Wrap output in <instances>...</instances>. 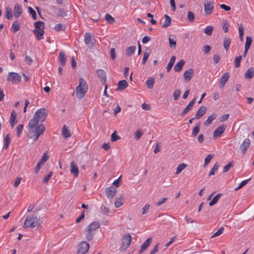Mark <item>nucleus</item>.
Listing matches in <instances>:
<instances>
[{
  "instance_id": "2eb2a0df",
  "label": "nucleus",
  "mask_w": 254,
  "mask_h": 254,
  "mask_svg": "<svg viewBox=\"0 0 254 254\" xmlns=\"http://www.w3.org/2000/svg\"><path fill=\"white\" fill-rule=\"evenodd\" d=\"M97 73L100 81L103 84H105L106 81V73L105 71L102 69H99L97 70Z\"/></svg>"
},
{
  "instance_id": "7ed1b4c3",
  "label": "nucleus",
  "mask_w": 254,
  "mask_h": 254,
  "mask_svg": "<svg viewBox=\"0 0 254 254\" xmlns=\"http://www.w3.org/2000/svg\"><path fill=\"white\" fill-rule=\"evenodd\" d=\"M47 116V112L45 108L38 109L35 113L33 118L30 121H34L38 124H42Z\"/></svg>"
},
{
  "instance_id": "338daca9",
  "label": "nucleus",
  "mask_w": 254,
  "mask_h": 254,
  "mask_svg": "<svg viewBox=\"0 0 254 254\" xmlns=\"http://www.w3.org/2000/svg\"><path fill=\"white\" fill-rule=\"evenodd\" d=\"M188 18L190 21H193L194 19V14L191 11H189Z\"/></svg>"
},
{
  "instance_id": "0eeeda50",
  "label": "nucleus",
  "mask_w": 254,
  "mask_h": 254,
  "mask_svg": "<svg viewBox=\"0 0 254 254\" xmlns=\"http://www.w3.org/2000/svg\"><path fill=\"white\" fill-rule=\"evenodd\" d=\"M131 237L129 234L125 235L122 239L121 251H126L130 246Z\"/></svg>"
},
{
  "instance_id": "c85d7f7f",
  "label": "nucleus",
  "mask_w": 254,
  "mask_h": 254,
  "mask_svg": "<svg viewBox=\"0 0 254 254\" xmlns=\"http://www.w3.org/2000/svg\"><path fill=\"white\" fill-rule=\"evenodd\" d=\"M171 23V17L167 14L165 15V21L162 24V27L165 28L169 26Z\"/></svg>"
},
{
  "instance_id": "a18cd8bd",
  "label": "nucleus",
  "mask_w": 254,
  "mask_h": 254,
  "mask_svg": "<svg viewBox=\"0 0 254 254\" xmlns=\"http://www.w3.org/2000/svg\"><path fill=\"white\" fill-rule=\"evenodd\" d=\"M200 125L197 124L195 127L193 128L192 131V135L193 136H196V135L198 133L199 131Z\"/></svg>"
},
{
  "instance_id": "8fccbe9b",
  "label": "nucleus",
  "mask_w": 254,
  "mask_h": 254,
  "mask_svg": "<svg viewBox=\"0 0 254 254\" xmlns=\"http://www.w3.org/2000/svg\"><path fill=\"white\" fill-rule=\"evenodd\" d=\"M181 94V91L180 89H176L175 90L174 94H173V97L175 100H177L178 99L179 97H180V95Z\"/></svg>"
},
{
  "instance_id": "ea45409f",
  "label": "nucleus",
  "mask_w": 254,
  "mask_h": 254,
  "mask_svg": "<svg viewBox=\"0 0 254 254\" xmlns=\"http://www.w3.org/2000/svg\"><path fill=\"white\" fill-rule=\"evenodd\" d=\"M242 56H239L237 57L235 59V66L236 68L239 67L240 66V63L242 61Z\"/></svg>"
},
{
  "instance_id": "f8f14e48",
  "label": "nucleus",
  "mask_w": 254,
  "mask_h": 254,
  "mask_svg": "<svg viewBox=\"0 0 254 254\" xmlns=\"http://www.w3.org/2000/svg\"><path fill=\"white\" fill-rule=\"evenodd\" d=\"M152 241L151 237L148 238L141 245L140 249L138 251V254H141L145 251Z\"/></svg>"
},
{
  "instance_id": "c03bdc74",
  "label": "nucleus",
  "mask_w": 254,
  "mask_h": 254,
  "mask_svg": "<svg viewBox=\"0 0 254 254\" xmlns=\"http://www.w3.org/2000/svg\"><path fill=\"white\" fill-rule=\"evenodd\" d=\"M192 106L189 104L183 110L181 113V116H184L190 110Z\"/></svg>"
},
{
  "instance_id": "20e7f679",
  "label": "nucleus",
  "mask_w": 254,
  "mask_h": 254,
  "mask_svg": "<svg viewBox=\"0 0 254 254\" xmlns=\"http://www.w3.org/2000/svg\"><path fill=\"white\" fill-rule=\"evenodd\" d=\"M44 22L42 21H37L34 23L35 29L33 30V33L36 36L38 40H41L44 39Z\"/></svg>"
},
{
  "instance_id": "72a5a7b5",
  "label": "nucleus",
  "mask_w": 254,
  "mask_h": 254,
  "mask_svg": "<svg viewBox=\"0 0 254 254\" xmlns=\"http://www.w3.org/2000/svg\"><path fill=\"white\" fill-rule=\"evenodd\" d=\"M231 40L230 38H225L223 41V46L224 49L227 51L229 48Z\"/></svg>"
},
{
  "instance_id": "49530a36",
  "label": "nucleus",
  "mask_w": 254,
  "mask_h": 254,
  "mask_svg": "<svg viewBox=\"0 0 254 254\" xmlns=\"http://www.w3.org/2000/svg\"><path fill=\"white\" fill-rule=\"evenodd\" d=\"M169 45L171 48H175L176 47V42L175 39L170 36L169 38Z\"/></svg>"
},
{
  "instance_id": "c9c22d12",
  "label": "nucleus",
  "mask_w": 254,
  "mask_h": 254,
  "mask_svg": "<svg viewBox=\"0 0 254 254\" xmlns=\"http://www.w3.org/2000/svg\"><path fill=\"white\" fill-rule=\"evenodd\" d=\"M54 29L56 31H63L65 30V26L64 24L59 23L56 25Z\"/></svg>"
},
{
  "instance_id": "aec40b11",
  "label": "nucleus",
  "mask_w": 254,
  "mask_h": 254,
  "mask_svg": "<svg viewBox=\"0 0 254 254\" xmlns=\"http://www.w3.org/2000/svg\"><path fill=\"white\" fill-rule=\"evenodd\" d=\"M185 61L184 60H180L178 63H177L175 66L174 70L176 72H180L182 70L183 67L185 64Z\"/></svg>"
},
{
  "instance_id": "de8ad7c7",
  "label": "nucleus",
  "mask_w": 254,
  "mask_h": 254,
  "mask_svg": "<svg viewBox=\"0 0 254 254\" xmlns=\"http://www.w3.org/2000/svg\"><path fill=\"white\" fill-rule=\"evenodd\" d=\"M94 233L91 231H86V238L88 241H91L93 238Z\"/></svg>"
},
{
  "instance_id": "603ef678",
  "label": "nucleus",
  "mask_w": 254,
  "mask_h": 254,
  "mask_svg": "<svg viewBox=\"0 0 254 254\" xmlns=\"http://www.w3.org/2000/svg\"><path fill=\"white\" fill-rule=\"evenodd\" d=\"M29 12L31 14L33 19L36 20L37 19V14L36 11L31 7H28Z\"/></svg>"
},
{
  "instance_id": "5fc2aeb1",
  "label": "nucleus",
  "mask_w": 254,
  "mask_h": 254,
  "mask_svg": "<svg viewBox=\"0 0 254 254\" xmlns=\"http://www.w3.org/2000/svg\"><path fill=\"white\" fill-rule=\"evenodd\" d=\"M56 14L58 16L61 17H64L65 15V11L64 9L62 8H59L57 10Z\"/></svg>"
},
{
  "instance_id": "7c9ffc66",
  "label": "nucleus",
  "mask_w": 254,
  "mask_h": 254,
  "mask_svg": "<svg viewBox=\"0 0 254 254\" xmlns=\"http://www.w3.org/2000/svg\"><path fill=\"white\" fill-rule=\"evenodd\" d=\"M11 29L13 33H16L20 29V25L18 21H14L11 27Z\"/></svg>"
},
{
  "instance_id": "ddd939ff",
  "label": "nucleus",
  "mask_w": 254,
  "mask_h": 254,
  "mask_svg": "<svg viewBox=\"0 0 254 254\" xmlns=\"http://www.w3.org/2000/svg\"><path fill=\"white\" fill-rule=\"evenodd\" d=\"M194 73V70L192 68H189L186 70L183 74L184 79L185 81L189 82L191 79Z\"/></svg>"
},
{
  "instance_id": "2f4dec72",
  "label": "nucleus",
  "mask_w": 254,
  "mask_h": 254,
  "mask_svg": "<svg viewBox=\"0 0 254 254\" xmlns=\"http://www.w3.org/2000/svg\"><path fill=\"white\" fill-rule=\"evenodd\" d=\"M62 134L65 138H68L71 136L70 131L67 128L65 125L63 127Z\"/></svg>"
},
{
  "instance_id": "774afa93",
  "label": "nucleus",
  "mask_w": 254,
  "mask_h": 254,
  "mask_svg": "<svg viewBox=\"0 0 254 254\" xmlns=\"http://www.w3.org/2000/svg\"><path fill=\"white\" fill-rule=\"evenodd\" d=\"M229 117V115L228 114H226L223 115L222 117L220 118V122H223L224 121H227Z\"/></svg>"
},
{
  "instance_id": "bb28decb",
  "label": "nucleus",
  "mask_w": 254,
  "mask_h": 254,
  "mask_svg": "<svg viewBox=\"0 0 254 254\" xmlns=\"http://www.w3.org/2000/svg\"><path fill=\"white\" fill-rule=\"evenodd\" d=\"M254 75V69L253 68H249L245 74L246 79H251Z\"/></svg>"
},
{
  "instance_id": "f3484780",
  "label": "nucleus",
  "mask_w": 254,
  "mask_h": 254,
  "mask_svg": "<svg viewBox=\"0 0 254 254\" xmlns=\"http://www.w3.org/2000/svg\"><path fill=\"white\" fill-rule=\"evenodd\" d=\"M22 12V9L18 4H16L14 6V16L15 18H18Z\"/></svg>"
},
{
  "instance_id": "a19ab883",
  "label": "nucleus",
  "mask_w": 254,
  "mask_h": 254,
  "mask_svg": "<svg viewBox=\"0 0 254 254\" xmlns=\"http://www.w3.org/2000/svg\"><path fill=\"white\" fill-rule=\"evenodd\" d=\"M150 55V51L149 50H146L144 53V55L142 59V64H144L148 60Z\"/></svg>"
},
{
  "instance_id": "f704fd0d",
  "label": "nucleus",
  "mask_w": 254,
  "mask_h": 254,
  "mask_svg": "<svg viewBox=\"0 0 254 254\" xmlns=\"http://www.w3.org/2000/svg\"><path fill=\"white\" fill-rule=\"evenodd\" d=\"M221 196V193H218L216 196H215L213 197V198L212 199V200L209 202V206H212L213 205H214L215 203H216L218 202V201Z\"/></svg>"
},
{
  "instance_id": "e433bc0d",
  "label": "nucleus",
  "mask_w": 254,
  "mask_h": 254,
  "mask_svg": "<svg viewBox=\"0 0 254 254\" xmlns=\"http://www.w3.org/2000/svg\"><path fill=\"white\" fill-rule=\"evenodd\" d=\"M154 80L153 79H148L146 81V84L148 89H152L153 87Z\"/></svg>"
},
{
  "instance_id": "680f3d73",
  "label": "nucleus",
  "mask_w": 254,
  "mask_h": 254,
  "mask_svg": "<svg viewBox=\"0 0 254 254\" xmlns=\"http://www.w3.org/2000/svg\"><path fill=\"white\" fill-rule=\"evenodd\" d=\"M252 41H253L251 37L247 36L245 46L250 47L252 44Z\"/></svg>"
},
{
  "instance_id": "13d9d810",
  "label": "nucleus",
  "mask_w": 254,
  "mask_h": 254,
  "mask_svg": "<svg viewBox=\"0 0 254 254\" xmlns=\"http://www.w3.org/2000/svg\"><path fill=\"white\" fill-rule=\"evenodd\" d=\"M120 139V137L117 135L116 131H114L112 134H111V140L112 141H116L118 140H119Z\"/></svg>"
},
{
  "instance_id": "4be33fe9",
  "label": "nucleus",
  "mask_w": 254,
  "mask_h": 254,
  "mask_svg": "<svg viewBox=\"0 0 254 254\" xmlns=\"http://www.w3.org/2000/svg\"><path fill=\"white\" fill-rule=\"evenodd\" d=\"M116 192V189L111 187L106 190V195L109 198H113Z\"/></svg>"
},
{
  "instance_id": "a878e982",
  "label": "nucleus",
  "mask_w": 254,
  "mask_h": 254,
  "mask_svg": "<svg viewBox=\"0 0 254 254\" xmlns=\"http://www.w3.org/2000/svg\"><path fill=\"white\" fill-rule=\"evenodd\" d=\"M229 77V74L228 72H226L224 73L223 76L221 77L220 81V84L221 85L222 87L224 86L226 82L228 81Z\"/></svg>"
},
{
  "instance_id": "c756f323",
  "label": "nucleus",
  "mask_w": 254,
  "mask_h": 254,
  "mask_svg": "<svg viewBox=\"0 0 254 254\" xmlns=\"http://www.w3.org/2000/svg\"><path fill=\"white\" fill-rule=\"evenodd\" d=\"M4 144L3 146V148L4 149H7L9 144L10 142V135L9 134H7L4 138Z\"/></svg>"
},
{
  "instance_id": "b1692460",
  "label": "nucleus",
  "mask_w": 254,
  "mask_h": 254,
  "mask_svg": "<svg viewBox=\"0 0 254 254\" xmlns=\"http://www.w3.org/2000/svg\"><path fill=\"white\" fill-rule=\"evenodd\" d=\"M100 226V224L98 222H94L88 225L87 230L89 231L93 232L94 231L98 228Z\"/></svg>"
},
{
  "instance_id": "f257e3e1",
  "label": "nucleus",
  "mask_w": 254,
  "mask_h": 254,
  "mask_svg": "<svg viewBox=\"0 0 254 254\" xmlns=\"http://www.w3.org/2000/svg\"><path fill=\"white\" fill-rule=\"evenodd\" d=\"M45 129V127L43 124H38L34 121H30L28 123V137L33 138L34 141H36Z\"/></svg>"
},
{
  "instance_id": "bf43d9fd",
  "label": "nucleus",
  "mask_w": 254,
  "mask_h": 254,
  "mask_svg": "<svg viewBox=\"0 0 254 254\" xmlns=\"http://www.w3.org/2000/svg\"><path fill=\"white\" fill-rule=\"evenodd\" d=\"M150 205L149 204H145L142 208V214L144 215L146 214L149 209Z\"/></svg>"
},
{
  "instance_id": "412c9836",
  "label": "nucleus",
  "mask_w": 254,
  "mask_h": 254,
  "mask_svg": "<svg viewBox=\"0 0 254 254\" xmlns=\"http://www.w3.org/2000/svg\"><path fill=\"white\" fill-rule=\"evenodd\" d=\"M206 108L204 106H201L195 114V118L200 119L205 113Z\"/></svg>"
},
{
  "instance_id": "423d86ee",
  "label": "nucleus",
  "mask_w": 254,
  "mask_h": 254,
  "mask_svg": "<svg viewBox=\"0 0 254 254\" xmlns=\"http://www.w3.org/2000/svg\"><path fill=\"white\" fill-rule=\"evenodd\" d=\"M21 76L16 72H9L7 76V80L12 84L18 83L21 81Z\"/></svg>"
},
{
  "instance_id": "e2e57ef3",
  "label": "nucleus",
  "mask_w": 254,
  "mask_h": 254,
  "mask_svg": "<svg viewBox=\"0 0 254 254\" xmlns=\"http://www.w3.org/2000/svg\"><path fill=\"white\" fill-rule=\"evenodd\" d=\"M48 155H47L46 153H45L39 162L43 164L48 160Z\"/></svg>"
},
{
  "instance_id": "f03ea898",
  "label": "nucleus",
  "mask_w": 254,
  "mask_h": 254,
  "mask_svg": "<svg viewBox=\"0 0 254 254\" xmlns=\"http://www.w3.org/2000/svg\"><path fill=\"white\" fill-rule=\"evenodd\" d=\"M88 90V85L86 81L82 78L79 80V85L76 88V96L81 99L84 97Z\"/></svg>"
},
{
  "instance_id": "9d476101",
  "label": "nucleus",
  "mask_w": 254,
  "mask_h": 254,
  "mask_svg": "<svg viewBox=\"0 0 254 254\" xmlns=\"http://www.w3.org/2000/svg\"><path fill=\"white\" fill-rule=\"evenodd\" d=\"M226 128V126L222 125L219 126L214 131L213 137L214 138L219 137L224 132Z\"/></svg>"
},
{
  "instance_id": "5701e85b",
  "label": "nucleus",
  "mask_w": 254,
  "mask_h": 254,
  "mask_svg": "<svg viewBox=\"0 0 254 254\" xmlns=\"http://www.w3.org/2000/svg\"><path fill=\"white\" fill-rule=\"evenodd\" d=\"M217 115L216 114L213 113L210 115L208 117L207 120L205 121L204 125L205 126H208L211 124L212 121H213L216 118Z\"/></svg>"
},
{
  "instance_id": "09e8293b",
  "label": "nucleus",
  "mask_w": 254,
  "mask_h": 254,
  "mask_svg": "<svg viewBox=\"0 0 254 254\" xmlns=\"http://www.w3.org/2000/svg\"><path fill=\"white\" fill-rule=\"evenodd\" d=\"M233 166V163L232 162H230L228 163L226 165H225L223 168V172L226 173L228 172L229 169Z\"/></svg>"
},
{
  "instance_id": "4d7b16f0",
  "label": "nucleus",
  "mask_w": 254,
  "mask_h": 254,
  "mask_svg": "<svg viewBox=\"0 0 254 254\" xmlns=\"http://www.w3.org/2000/svg\"><path fill=\"white\" fill-rule=\"evenodd\" d=\"M12 14L10 8L9 7H7V8L6 9V17L8 19H10L12 18Z\"/></svg>"
},
{
  "instance_id": "9b49d317",
  "label": "nucleus",
  "mask_w": 254,
  "mask_h": 254,
  "mask_svg": "<svg viewBox=\"0 0 254 254\" xmlns=\"http://www.w3.org/2000/svg\"><path fill=\"white\" fill-rule=\"evenodd\" d=\"M251 141L249 138L245 139L240 146V149L243 155L246 153L247 149L249 148Z\"/></svg>"
},
{
  "instance_id": "6ab92c4d",
  "label": "nucleus",
  "mask_w": 254,
  "mask_h": 254,
  "mask_svg": "<svg viewBox=\"0 0 254 254\" xmlns=\"http://www.w3.org/2000/svg\"><path fill=\"white\" fill-rule=\"evenodd\" d=\"M84 42L86 45L89 46H92L93 43L92 42V39L91 35L89 33H85L84 34Z\"/></svg>"
},
{
  "instance_id": "1a4fd4ad",
  "label": "nucleus",
  "mask_w": 254,
  "mask_h": 254,
  "mask_svg": "<svg viewBox=\"0 0 254 254\" xmlns=\"http://www.w3.org/2000/svg\"><path fill=\"white\" fill-rule=\"evenodd\" d=\"M89 249V244L86 242H82L78 246L77 254H85Z\"/></svg>"
},
{
  "instance_id": "4468645a",
  "label": "nucleus",
  "mask_w": 254,
  "mask_h": 254,
  "mask_svg": "<svg viewBox=\"0 0 254 254\" xmlns=\"http://www.w3.org/2000/svg\"><path fill=\"white\" fill-rule=\"evenodd\" d=\"M70 173L74 175L75 177H77L79 174L78 167L75 164V163L72 161L70 163Z\"/></svg>"
},
{
  "instance_id": "a211bd4d",
  "label": "nucleus",
  "mask_w": 254,
  "mask_h": 254,
  "mask_svg": "<svg viewBox=\"0 0 254 254\" xmlns=\"http://www.w3.org/2000/svg\"><path fill=\"white\" fill-rule=\"evenodd\" d=\"M59 63L62 66H64L65 64L66 61V58L65 57V53L64 52H60L59 57Z\"/></svg>"
},
{
  "instance_id": "473e14b6",
  "label": "nucleus",
  "mask_w": 254,
  "mask_h": 254,
  "mask_svg": "<svg viewBox=\"0 0 254 254\" xmlns=\"http://www.w3.org/2000/svg\"><path fill=\"white\" fill-rule=\"evenodd\" d=\"M187 166V165L185 163H181L179 164L177 167L176 174H179L184 169H185Z\"/></svg>"
},
{
  "instance_id": "0e129e2a",
  "label": "nucleus",
  "mask_w": 254,
  "mask_h": 254,
  "mask_svg": "<svg viewBox=\"0 0 254 254\" xmlns=\"http://www.w3.org/2000/svg\"><path fill=\"white\" fill-rule=\"evenodd\" d=\"M101 209L102 213L104 214H107L109 212V209L105 207L104 205L101 206Z\"/></svg>"
},
{
  "instance_id": "864d4df0",
  "label": "nucleus",
  "mask_w": 254,
  "mask_h": 254,
  "mask_svg": "<svg viewBox=\"0 0 254 254\" xmlns=\"http://www.w3.org/2000/svg\"><path fill=\"white\" fill-rule=\"evenodd\" d=\"M218 165H217V163H216L213 167L211 169L210 172H209V176H212V175H214L215 174V171H217L218 169Z\"/></svg>"
},
{
  "instance_id": "58836bf2",
  "label": "nucleus",
  "mask_w": 254,
  "mask_h": 254,
  "mask_svg": "<svg viewBox=\"0 0 254 254\" xmlns=\"http://www.w3.org/2000/svg\"><path fill=\"white\" fill-rule=\"evenodd\" d=\"M135 49V46H130L128 47L126 51L127 55L128 56H130L134 52Z\"/></svg>"
},
{
  "instance_id": "cd10ccee",
  "label": "nucleus",
  "mask_w": 254,
  "mask_h": 254,
  "mask_svg": "<svg viewBox=\"0 0 254 254\" xmlns=\"http://www.w3.org/2000/svg\"><path fill=\"white\" fill-rule=\"evenodd\" d=\"M176 59V58L175 56H173L171 57L170 61L166 67V69H167V72H169L170 71V70L171 69L172 66H173V65L175 62Z\"/></svg>"
},
{
  "instance_id": "4c0bfd02",
  "label": "nucleus",
  "mask_w": 254,
  "mask_h": 254,
  "mask_svg": "<svg viewBox=\"0 0 254 254\" xmlns=\"http://www.w3.org/2000/svg\"><path fill=\"white\" fill-rule=\"evenodd\" d=\"M106 20L110 24H112L115 22V19L112 17V15L107 13L105 16Z\"/></svg>"
},
{
  "instance_id": "37998d69",
  "label": "nucleus",
  "mask_w": 254,
  "mask_h": 254,
  "mask_svg": "<svg viewBox=\"0 0 254 254\" xmlns=\"http://www.w3.org/2000/svg\"><path fill=\"white\" fill-rule=\"evenodd\" d=\"M251 180V179H247V180H244L243 181H242L240 184V185H239V186L235 188V191H237L238 190H240V189H241L243 187H244V186H245L249 182V181Z\"/></svg>"
},
{
  "instance_id": "39448f33",
  "label": "nucleus",
  "mask_w": 254,
  "mask_h": 254,
  "mask_svg": "<svg viewBox=\"0 0 254 254\" xmlns=\"http://www.w3.org/2000/svg\"><path fill=\"white\" fill-rule=\"evenodd\" d=\"M40 225L37 215L28 216L26 217L23 228L33 229Z\"/></svg>"
},
{
  "instance_id": "393cba45",
  "label": "nucleus",
  "mask_w": 254,
  "mask_h": 254,
  "mask_svg": "<svg viewBox=\"0 0 254 254\" xmlns=\"http://www.w3.org/2000/svg\"><path fill=\"white\" fill-rule=\"evenodd\" d=\"M128 86V83L125 80H122L118 82V89L123 90L125 89Z\"/></svg>"
},
{
  "instance_id": "69168bd1",
  "label": "nucleus",
  "mask_w": 254,
  "mask_h": 254,
  "mask_svg": "<svg viewBox=\"0 0 254 254\" xmlns=\"http://www.w3.org/2000/svg\"><path fill=\"white\" fill-rule=\"evenodd\" d=\"M53 175L52 172H50L43 179V183H47L49 181L50 178Z\"/></svg>"
},
{
  "instance_id": "dca6fc26",
  "label": "nucleus",
  "mask_w": 254,
  "mask_h": 254,
  "mask_svg": "<svg viewBox=\"0 0 254 254\" xmlns=\"http://www.w3.org/2000/svg\"><path fill=\"white\" fill-rule=\"evenodd\" d=\"M16 115V112L14 110H12L9 118V123L12 127H13L14 125L17 123Z\"/></svg>"
},
{
  "instance_id": "052dcab7",
  "label": "nucleus",
  "mask_w": 254,
  "mask_h": 254,
  "mask_svg": "<svg viewBox=\"0 0 254 254\" xmlns=\"http://www.w3.org/2000/svg\"><path fill=\"white\" fill-rule=\"evenodd\" d=\"M23 129V126L22 125H19L16 127L17 134L19 136L21 133Z\"/></svg>"
},
{
  "instance_id": "3c124183",
  "label": "nucleus",
  "mask_w": 254,
  "mask_h": 254,
  "mask_svg": "<svg viewBox=\"0 0 254 254\" xmlns=\"http://www.w3.org/2000/svg\"><path fill=\"white\" fill-rule=\"evenodd\" d=\"M213 158V155L209 154L205 159L204 166H206Z\"/></svg>"
},
{
  "instance_id": "6e6552de",
  "label": "nucleus",
  "mask_w": 254,
  "mask_h": 254,
  "mask_svg": "<svg viewBox=\"0 0 254 254\" xmlns=\"http://www.w3.org/2000/svg\"><path fill=\"white\" fill-rule=\"evenodd\" d=\"M214 1H206L204 4V12L207 15H210L212 13L214 8Z\"/></svg>"
},
{
  "instance_id": "6e6d98bb",
  "label": "nucleus",
  "mask_w": 254,
  "mask_h": 254,
  "mask_svg": "<svg viewBox=\"0 0 254 254\" xmlns=\"http://www.w3.org/2000/svg\"><path fill=\"white\" fill-rule=\"evenodd\" d=\"M224 227H221L219 229H218L211 237V238H213V237H216V236H218L219 235H220L224 231Z\"/></svg>"
},
{
  "instance_id": "79ce46f5",
  "label": "nucleus",
  "mask_w": 254,
  "mask_h": 254,
  "mask_svg": "<svg viewBox=\"0 0 254 254\" xmlns=\"http://www.w3.org/2000/svg\"><path fill=\"white\" fill-rule=\"evenodd\" d=\"M213 30V27L211 26H207L204 31V32L207 35H211L212 33V31Z\"/></svg>"
}]
</instances>
